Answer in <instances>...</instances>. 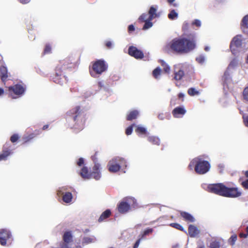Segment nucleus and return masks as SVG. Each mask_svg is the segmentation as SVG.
I'll return each instance as SVG.
<instances>
[{"label": "nucleus", "instance_id": "nucleus-1", "mask_svg": "<svg viewBox=\"0 0 248 248\" xmlns=\"http://www.w3.org/2000/svg\"><path fill=\"white\" fill-rule=\"evenodd\" d=\"M66 121L68 126L75 133H78L82 130L86 121V115L79 106H77L67 112Z\"/></svg>", "mask_w": 248, "mask_h": 248}, {"label": "nucleus", "instance_id": "nucleus-2", "mask_svg": "<svg viewBox=\"0 0 248 248\" xmlns=\"http://www.w3.org/2000/svg\"><path fill=\"white\" fill-rule=\"evenodd\" d=\"M188 39L186 38H175L169 44V46L173 53L177 54L187 53L193 50L196 47V39L194 34L188 35Z\"/></svg>", "mask_w": 248, "mask_h": 248}, {"label": "nucleus", "instance_id": "nucleus-3", "mask_svg": "<svg viewBox=\"0 0 248 248\" xmlns=\"http://www.w3.org/2000/svg\"><path fill=\"white\" fill-rule=\"evenodd\" d=\"M207 190L210 193L227 198H235L242 195L238 187H228L222 183L209 184Z\"/></svg>", "mask_w": 248, "mask_h": 248}, {"label": "nucleus", "instance_id": "nucleus-4", "mask_svg": "<svg viewBox=\"0 0 248 248\" xmlns=\"http://www.w3.org/2000/svg\"><path fill=\"white\" fill-rule=\"evenodd\" d=\"M72 63L68 60H64L60 62L55 69V73L52 77L53 81L56 84L63 85L67 81L65 71L71 67Z\"/></svg>", "mask_w": 248, "mask_h": 248}, {"label": "nucleus", "instance_id": "nucleus-5", "mask_svg": "<svg viewBox=\"0 0 248 248\" xmlns=\"http://www.w3.org/2000/svg\"><path fill=\"white\" fill-rule=\"evenodd\" d=\"M100 168V164L95 163L93 166L92 170L89 172L88 167L84 166L80 170V175L82 178L85 179H89L93 178L96 180H98L101 176Z\"/></svg>", "mask_w": 248, "mask_h": 248}, {"label": "nucleus", "instance_id": "nucleus-6", "mask_svg": "<svg viewBox=\"0 0 248 248\" xmlns=\"http://www.w3.org/2000/svg\"><path fill=\"white\" fill-rule=\"evenodd\" d=\"M126 161L123 157L116 156L113 158L108 162L107 167L111 173H116L119 171L121 168L127 167Z\"/></svg>", "mask_w": 248, "mask_h": 248}, {"label": "nucleus", "instance_id": "nucleus-7", "mask_svg": "<svg viewBox=\"0 0 248 248\" xmlns=\"http://www.w3.org/2000/svg\"><path fill=\"white\" fill-rule=\"evenodd\" d=\"M108 64L102 59L94 62L92 68L90 69V73L92 77L96 78L97 75H101L108 69Z\"/></svg>", "mask_w": 248, "mask_h": 248}, {"label": "nucleus", "instance_id": "nucleus-8", "mask_svg": "<svg viewBox=\"0 0 248 248\" xmlns=\"http://www.w3.org/2000/svg\"><path fill=\"white\" fill-rule=\"evenodd\" d=\"M26 90L25 86L17 84L8 87L9 96L13 99L17 98L22 95Z\"/></svg>", "mask_w": 248, "mask_h": 248}, {"label": "nucleus", "instance_id": "nucleus-9", "mask_svg": "<svg viewBox=\"0 0 248 248\" xmlns=\"http://www.w3.org/2000/svg\"><path fill=\"white\" fill-rule=\"evenodd\" d=\"M210 169L209 162L206 160L199 159L196 161L195 171L199 174H203L207 172Z\"/></svg>", "mask_w": 248, "mask_h": 248}, {"label": "nucleus", "instance_id": "nucleus-10", "mask_svg": "<svg viewBox=\"0 0 248 248\" xmlns=\"http://www.w3.org/2000/svg\"><path fill=\"white\" fill-rule=\"evenodd\" d=\"M13 239L11 232L6 229H0V244L5 246L8 243L11 244Z\"/></svg>", "mask_w": 248, "mask_h": 248}, {"label": "nucleus", "instance_id": "nucleus-11", "mask_svg": "<svg viewBox=\"0 0 248 248\" xmlns=\"http://www.w3.org/2000/svg\"><path fill=\"white\" fill-rule=\"evenodd\" d=\"M242 44L241 36L236 35L233 38L230 43V48L233 54H235L236 53L237 49L241 46Z\"/></svg>", "mask_w": 248, "mask_h": 248}, {"label": "nucleus", "instance_id": "nucleus-12", "mask_svg": "<svg viewBox=\"0 0 248 248\" xmlns=\"http://www.w3.org/2000/svg\"><path fill=\"white\" fill-rule=\"evenodd\" d=\"M118 210L121 214H125L129 211L131 209L130 202L126 199L119 202L117 205Z\"/></svg>", "mask_w": 248, "mask_h": 248}, {"label": "nucleus", "instance_id": "nucleus-13", "mask_svg": "<svg viewBox=\"0 0 248 248\" xmlns=\"http://www.w3.org/2000/svg\"><path fill=\"white\" fill-rule=\"evenodd\" d=\"M128 54L137 59H141L144 57L143 52L134 46L129 47Z\"/></svg>", "mask_w": 248, "mask_h": 248}, {"label": "nucleus", "instance_id": "nucleus-14", "mask_svg": "<svg viewBox=\"0 0 248 248\" xmlns=\"http://www.w3.org/2000/svg\"><path fill=\"white\" fill-rule=\"evenodd\" d=\"M12 153L11 145L9 143H5L2 147L1 153L0 154V161L7 160Z\"/></svg>", "mask_w": 248, "mask_h": 248}, {"label": "nucleus", "instance_id": "nucleus-15", "mask_svg": "<svg viewBox=\"0 0 248 248\" xmlns=\"http://www.w3.org/2000/svg\"><path fill=\"white\" fill-rule=\"evenodd\" d=\"M186 113V110L183 107H177L172 111V114L175 118H181Z\"/></svg>", "mask_w": 248, "mask_h": 248}, {"label": "nucleus", "instance_id": "nucleus-16", "mask_svg": "<svg viewBox=\"0 0 248 248\" xmlns=\"http://www.w3.org/2000/svg\"><path fill=\"white\" fill-rule=\"evenodd\" d=\"M149 20H152L154 18L158 17L160 16L159 13H157V7L152 6L148 11Z\"/></svg>", "mask_w": 248, "mask_h": 248}, {"label": "nucleus", "instance_id": "nucleus-17", "mask_svg": "<svg viewBox=\"0 0 248 248\" xmlns=\"http://www.w3.org/2000/svg\"><path fill=\"white\" fill-rule=\"evenodd\" d=\"M188 232L190 237H195L197 236L200 232V231L198 228L192 224L189 225L188 228Z\"/></svg>", "mask_w": 248, "mask_h": 248}, {"label": "nucleus", "instance_id": "nucleus-18", "mask_svg": "<svg viewBox=\"0 0 248 248\" xmlns=\"http://www.w3.org/2000/svg\"><path fill=\"white\" fill-rule=\"evenodd\" d=\"M184 71L181 68H175L174 71V79L175 80H181L184 77Z\"/></svg>", "mask_w": 248, "mask_h": 248}, {"label": "nucleus", "instance_id": "nucleus-19", "mask_svg": "<svg viewBox=\"0 0 248 248\" xmlns=\"http://www.w3.org/2000/svg\"><path fill=\"white\" fill-rule=\"evenodd\" d=\"M0 77L1 81L5 83L7 80L8 76L7 69L4 66L2 65L0 67Z\"/></svg>", "mask_w": 248, "mask_h": 248}, {"label": "nucleus", "instance_id": "nucleus-20", "mask_svg": "<svg viewBox=\"0 0 248 248\" xmlns=\"http://www.w3.org/2000/svg\"><path fill=\"white\" fill-rule=\"evenodd\" d=\"M181 216L183 218L184 220L187 222H194L195 220L194 217L189 213L181 211L180 212Z\"/></svg>", "mask_w": 248, "mask_h": 248}, {"label": "nucleus", "instance_id": "nucleus-21", "mask_svg": "<svg viewBox=\"0 0 248 248\" xmlns=\"http://www.w3.org/2000/svg\"><path fill=\"white\" fill-rule=\"evenodd\" d=\"M111 214V212L110 209H107L103 212L100 215L99 218L98 219L99 222H101L105 219L108 218Z\"/></svg>", "mask_w": 248, "mask_h": 248}, {"label": "nucleus", "instance_id": "nucleus-22", "mask_svg": "<svg viewBox=\"0 0 248 248\" xmlns=\"http://www.w3.org/2000/svg\"><path fill=\"white\" fill-rule=\"evenodd\" d=\"M63 242L69 243L73 241V236L71 232H66L64 233L62 236Z\"/></svg>", "mask_w": 248, "mask_h": 248}, {"label": "nucleus", "instance_id": "nucleus-23", "mask_svg": "<svg viewBox=\"0 0 248 248\" xmlns=\"http://www.w3.org/2000/svg\"><path fill=\"white\" fill-rule=\"evenodd\" d=\"M139 115V112L136 110H134L130 111L127 115L126 120L127 121H132L136 119Z\"/></svg>", "mask_w": 248, "mask_h": 248}, {"label": "nucleus", "instance_id": "nucleus-24", "mask_svg": "<svg viewBox=\"0 0 248 248\" xmlns=\"http://www.w3.org/2000/svg\"><path fill=\"white\" fill-rule=\"evenodd\" d=\"M73 198L72 194L71 192H66L62 196V200L63 201L67 203H69L71 202L72 201V199Z\"/></svg>", "mask_w": 248, "mask_h": 248}, {"label": "nucleus", "instance_id": "nucleus-25", "mask_svg": "<svg viewBox=\"0 0 248 248\" xmlns=\"http://www.w3.org/2000/svg\"><path fill=\"white\" fill-rule=\"evenodd\" d=\"M241 28L243 31L248 28V14L242 18L241 22Z\"/></svg>", "mask_w": 248, "mask_h": 248}, {"label": "nucleus", "instance_id": "nucleus-26", "mask_svg": "<svg viewBox=\"0 0 248 248\" xmlns=\"http://www.w3.org/2000/svg\"><path fill=\"white\" fill-rule=\"evenodd\" d=\"M149 142L154 145H159L160 144L159 139L155 136H150L147 139Z\"/></svg>", "mask_w": 248, "mask_h": 248}, {"label": "nucleus", "instance_id": "nucleus-27", "mask_svg": "<svg viewBox=\"0 0 248 248\" xmlns=\"http://www.w3.org/2000/svg\"><path fill=\"white\" fill-rule=\"evenodd\" d=\"M136 133L138 135H146L147 134L146 129L142 126H137L135 129Z\"/></svg>", "mask_w": 248, "mask_h": 248}, {"label": "nucleus", "instance_id": "nucleus-28", "mask_svg": "<svg viewBox=\"0 0 248 248\" xmlns=\"http://www.w3.org/2000/svg\"><path fill=\"white\" fill-rule=\"evenodd\" d=\"M221 246L220 242L214 240L211 242L209 246V248H220Z\"/></svg>", "mask_w": 248, "mask_h": 248}, {"label": "nucleus", "instance_id": "nucleus-29", "mask_svg": "<svg viewBox=\"0 0 248 248\" xmlns=\"http://www.w3.org/2000/svg\"><path fill=\"white\" fill-rule=\"evenodd\" d=\"M160 63L163 67V71L166 73H169L170 71V66L163 60H160Z\"/></svg>", "mask_w": 248, "mask_h": 248}, {"label": "nucleus", "instance_id": "nucleus-30", "mask_svg": "<svg viewBox=\"0 0 248 248\" xmlns=\"http://www.w3.org/2000/svg\"><path fill=\"white\" fill-rule=\"evenodd\" d=\"M39 134V131H37V133H36V134L31 133L27 136L24 137L23 138V140L24 141V142L26 143V142H27L30 141L31 140L33 139L37 135H38Z\"/></svg>", "mask_w": 248, "mask_h": 248}, {"label": "nucleus", "instance_id": "nucleus-31", "mask_svg": "<svg viewBox=\"0 0 248 248\" xmlns=\"http://www.w3.org/2000/svg\"><path fill=\"white\" fill-rule=\"evenodd\" d=\"M169 226L171 227H173L176 229H177L178 230L186 232L184 228L179 223H171L170 224Z\"/></svg>", "mask_w": 248, "mask_h": 248}, {"label": "nucleus", "instance_id": "nucleus-32", "mask_svg": "<svg viewBox=\"0 0 248 248\" xmlns=\"http://www.w3.org/2000/svg\"><path fill=\"white\" fill-rule=\"evenodd\" d=\"M168 18L170 20H174L178 17V14L174 10H172L168 14Z\"/></svg>", "mask_w": 248, "mask_h": 248}, {"label": "nucleus", "instance_id": "nucleus-33", "mask_svg": "<svg viewBox=\"0 0 248 248\" xmlns=\"http://www.w3.org/2000/svg\"><path fill=\"white\" fill-rule=\"evenodd\" d=\"M95 240V238L94 237H85L83 239L82 243L84 244H88L93 242Z\"/></svg>", "mask_w": 248, "mask_h": 248}, {"label": "nucleus", "instance_id": "nucleus-34", "mask_svg": "<svg viewBox=\"0 0 248 248\" xmlns=\"http://www.w3.org/2000/svg\"><path fill=\"white\" fill-rule=\"evenodd\" d=\"M153 232V229L152 228H148L146 229L140 236L142 239H143L145 236L148 235L149 234L152 233Z\"/></svg>", "mask_w": 248, "mask_h": 248}, {"label": "nucleus", "instance_id": "nucleus-35", "mask_svg": "<svg viewBox=\"0 0 248 248\" xmlns=\"http://www.w3.org/2000/svg\"><path fill=\"white\" fill-rule=\"evenodd\" d=\"M161 70L159 67H157L153 71V76L155 78H158V77L160 75Z\"/></svg>", "mask_w": 248, "mask_h": 248}, {"label": "nucleus", "instance_id": "nucleus-36", "mask_svg": "<svg viewBox=\"0 0 248 248\" xmlns=\"http://www.w3.org/2000/svg\"><path fill=\"white\" fill-rule=\"evenodd\" d=\"M149 14L146 13L142 14L139 18V20L141 22H143L144 21L149 20Z\"/></svg>", "mask_w": 248, "mask_h": 248}, {"label": "nucleus", "instance_id": "nucleus-37", "mask_svg": "<svg viewBox=\"0 0 248 248\" xmlns=\"http://www.w3.org/2000/svg\"><path fill=\"white\" fill-rule=\"evenodd\" d=\"M188 94L190 96H194L199 94V93L196 91L194 88H190L187 91Z\"/></svg>", "mask_w": 248, "mask_h": 248}, {"label": "nucleus", "instance_id": "nucleus-38", "mask_svg": "<svg viewBox=\"0 0 248 248\" xmlns=\"http://www.w3.org/2000/svg\"><path fill=\"white\" fill-rule=\"evenodd\" d=\"M242 95L243 99L248 101V86L245 87L243 91Z\"/></svg>", "mask_w": 248, "mask_h": 248}, {"label": "nucleus", "instance_id": "nucleus-39", "mask_svg": "<svg viewBox=\"0 0 248 248\" xmlns=\"http://www.w3.org/2000/svg\"><path fill=\"white\" fill-rule=\"evenodd\" d=\"M237 235L234 234L231 236V237L229 239V243L232 246L234 245L235 242L237 240Z\"/></svg>", "mask_w": 248, "mask_h": 248}, {"label": "nucleus", "instance_id": "nucleus-40", "mask_svg": "<svg viewBox=\"0 0 248 248\" xmlns=\"http://www.w3.org/2000/svg\"><path fill=\"white\" fill-rule=\"evenodd\" d=\"M152 20H148L146 21H144L145 24L143 27L142 29L143 30H146L147 29H149L150 28L152 27L153 26V23L151 22Z\"/></svg>", "mask_w": 248, "mask_h": 248}, {"label": "nucleus", "instance_id": "nucleus-41", "mask_svg": "<svg viewBox=\"0 0 248 248\" xmlns=\"http://www.w3.org/2000/svg\"><path fill=\"white\" fill-rule=\"evenodd\" d=\"M19 139V136L17 134H14L10 137V141L12 143L16 142Z\"/></svg>", "mask_w": 248, "mask_h": 248}, {"label": "nucleus", "instance_id": "nucleus-42", "mask_svg": "<svg viewBox=\"0 0 248 248\" xmlns=\"http://www.w3.org/2000/svg\"><path fill=\"white\" fill-rule=\"evenodd\" d=\"M51 52V46L49 44H46L44 50V54L50 53Z\"/></svg>", "mask_w": 248, "mask_h": 248}, {"label": "nucleus", "instance_id": "nucleus-43", "mask_svg": "<svg viewBox=\"0 0 248 248\" xmlns=\"http://www.w3.org/2000/svg\"><path fill=\"white\" fill-rule=\"evenodd\" d=\"M135 125L134 124H131L130 126L128 127L125 130V134L127 135H130L131 134L133 131V127Z\"/></svg>", "mask_w": 248, "mask_h": 248}, {"label": "nucleus", "instance_id": "nucleus-44", "mask_svg": "<svg viewBox=\"0 0 248 248\" xmlns=\"http://www.w3.org/2000/svg\"><path fill=\"white\" fill-rule=\"evenodd\" d=\"M97 154H98L97 152H95L94 155H92L91 157L92 160L93 161L94 164H95V163H97L98 160H97Z\"/></svg>", "mask_w": 248, "mask_h": 248}, {"label": "nucleus", "instance_id": "nucleus-45", "mask_svg": "<svg viewBox=\"0 0 248 248\" xmlns=\"http://www.w3.org/2000/svg\"><path fill=\"white\" fill-rule=\"evenodd\" d=\"M192 24L193 25H195L197 27H199L201 25V21L198 19H195L194 20V21L192 22Z\"/></svg>", "mask_w": 248, "mask_h": 248}, {"label": "nucleus", "instance_id": "nucleus-46", "mask_svg": "<svg viewBox=\"0 0 248 248\" xmlns=\"http://www.w3.org/2000/svg\"><path fill=\"white\" fill-rule=\"evenodd\" d=\"M189 27V24L187 23H185L182 27V31L184 32H186L188 31Z\"/></svg>", "mask_w": 248, "mask_h": 248}, {"label": "nucleus", "instance_id": "nucleus-47", "mask_svg": "<svg viewBox=\"0 0 248 248\" xmlns=\"http://www.w3.org/2000/svg\"><path fill=\"white\" fill-rule=\"evenodd\" d=\"M196 61L200 63H202L204 61V58L203 56H200L199 57H197L196 59Z\"/></svg>", "mask_w": 248, "mask_h": 248}, {"label": "nucleus", "instance_id": "nucleus-48", "mask_svg": "<svg viewBox=\"0 0 248 248\" xmlns=\"http://www.w3.org/2000/svg\"><path fill=\"white\" fill-rule=\"evenodd\" d=\"M69 243H65L62 242L60 243V248H70L68 246Z\"/></svg>", "mask_w": 248, "mask_h": 248}, {"label": "nucleus", "instance_id": "nucleus-49", "mask_svg": "<svg viewBox=\"0 0 248 248\" xmlns=\"http://www.w3.org/2000/svg\"><path fill=\"white\" fill-rule=\"evenodd\" d=\"M84 163V160L83 158L80 157L78 159V161L77 162V165L78 166H81Z\"/></svg>", "mask_w": 248, "mask_h": 248}, {"label": "nucleus", "instance_id": "nucleus-50", "mask_svg": "<svg viewBox=\"0 0 248 248\" xmlns=\"http://www.w3.org/2000/svg\"><path fill=\"white\" fill-rule=\"evenodd\" d=\"M241 185L244 188L248 189V179H247L246 181H243L241 183Z\"/></svg>", "mask_w": 248, "mask_h": 248}, {"label": "nucleus", "instance_id": "nucleus-51", "mask_svg": "<svg viewBox=\"0 0 248 248\" xmlns=\"http://www.w3.org/2000/svg\"><path fill=\"white\" fill-rule=\"evenodd\" d=\"M141 239H142V238L140 237L135 242V243L133 246V248H138Z\"/></svg>", "mask_w": 248, "mask_h": 248}, {"label": "nucleus", "instance_id": "nucleus-52", "mask_svg": "<svg viewBox=\"0 0 248 248\" xmlns=\"http://www.w3.org/2000/svg\"><path fill=\"white\" fill-rule=\"evenodd\" d=\"M105 46L107 48L110 49L112 48V44L111 41H108L105 43Z\"/></svg>", "mask_w": 248, "mask_h": 248}, {"label": "nucleus", "instance_id": "nucleus-53", "mask_svg": "<svg viewBox=\"0 0 248 248\" xmlns=\"http://www.w3.org/2000/svg\"><path fill=\"white\" fill-rule=\"evenodd\" d=\"M243 121H244V123L245 124V125L247 126V127H248V115L246 116H243Z\"/></svg>", "mask_w": 248, "mask_h": 248}, {"label": "nucleus", "instance_id": "nucleus-54", "mask_svg": "<svg viewBox=\"0 0 248 248\" xmlns=\"http://www.w3.org/2000/svg\"><path fill=\"white\" fill-rule=\"evenodd\" d=\"M135 30V29L133 25L131 24L128 26V31L129 33L134 31Z\"/></svg>", "mask_w": 248, "mask_h": 248}, {"label": "nucleus", "instance_id": "nucleus-55", "mask_svg": "<svg viewBox=\"0 0 248 248\" xmlns=\"http://www.w3.org/2000/svg\"><path fill=\"white\" fill-rule=\"evenodd\" d=\"M239 236L241 238H247L248 236V235L247 233H240L239 234Z\"/></svg>", "mask_w": 248, "mask_h": 248}, {"label": "nucleus", "instance_id": "nucleus-56", "mask_svg": "<svg viewBox=\"0 0 248 248\" xmlns=\"http://www.w3.org/2000/svg\"><path fill=\"white\" fill-rule=\"evenodd\" d=\"M178 96L179 97V98H182V101L184 100V97L185 96V95L184 93H179L178 95Z\"/></svg>", "mask_w": 248, "mask_h": 248}, {"label": "nucleus", "instance_id": "nucleus-57", "mask_svg": "<svg viewBox=\"0 0 248 248\" xmlns=\"http://www.w3.org/2000/svg\"><path fill=\"white\" fill-rule=\"evenodd\" d=\"M21 3L26 4L28 3L30 0H18Z\"/></svg>", "mask_w": 248, "mask_h": 248}, {"label": "nucleus", "instance_id": "nucleus-58", "mask_svg": "<svg viewBox=\"0 0 248 248\" xmlns=\"http://www.w3.org/2000/svg\"><path fill=\"white\" fill-rule=\"evenodd\" d=\"M4 93V90L0 88V96L3 95Z\"/></svg>", "mask_w": 248, "mask_h": 248}, {"label": "nucleus", "instance_id": "nucleus-59", "mask_svg": "<svg viewBox=\"0 0 248 248\" xmlns=\"http://www.w3.org/2000/svg\"><path fill=\"white\" fill-rule=\"evenodd\" d=\"M98 87L101 89L103 86V84L102 83V82H98Z\"/></svg>", "mask_w": 248, "mask_h": 248}, {"label": "nucleus", "instance_id": "nucleus-60", "mask_svg": "<svg viewBox=\"0 0 248 248\" xmlns=\"http://www.w3.org/2000/svg\"><path fill=\"white\" fill-rule=\"evenodd\" d=\"M48 126H49V125L48 124H46V125H44L42 128V130H46V129H47L48 128Z\"/></svg>", "mask_w": 248, "mask_h": 248}, {"label": "nucleus", "instance_id": "nucleus-61", "mask_svg": "<svg viewBox=\"0 0 248 248\" xmlns=\"http://www.w3.org/2000/svg\"><path fill=\"white\" fill-rule=\"evenodd\" d=\"M158 118L160 120H163L164 119L163 115L162 114H159L158 116Z\"/></svg>", "mask_w": 248, "mask_h": 248}, {"label": "nucleus", "instance_id": "nucleus-62", "mask_svg": "<svg viewBox=\"0 0 248 248\" xmlns=\"http://www.w3.org/2000/svg\"><path fill=\"white\" fill-rule=\"evenodd\" d=\"M198 248H205V247L203 244H200L198 245Z\"/></svg>", "mask_w": 248, "mask_h": 248}, {"label": "nucleus", "instance_id": "nucleus-63", "mask_svg": "<svg viewBox=\"0 0 248 248\" xmlns=\"http://www.w3.org/2000/svg\"><path fill=\"white\" fill-rule=\"evenodd\" d=\"M174 1L175 0H167L168 2L170 4H172Z\"/></svg>", "mask_w": 248, "mask_h": 248}, {"label": "nucleus", "instance_id": "nucleus-64", "mask_svg": "<svg viewBox=\"0 0 248 248\" xmlns=\"http://www.w3.org/2000/svg\"><path fill=\"white\" fill-rule=\"evenodd\" d=\"M245 175L246 177L248 178V170L245 171Z\"/></svg>", "mask_w": 248, "mask_h": 248}]
</instances>
